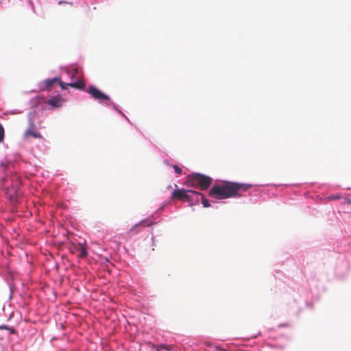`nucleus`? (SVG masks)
Returning a JSON list of instances; mask_svg holds the SVG:
<instances>
[{
    "mask_svg": "<svg viewBox=\"0 0 351 351\" xmlns=\"http://www.w3.org/2000/svg\"><path fill=\"white\" fill-rule=\"evenodd\" d=\"M193 195L195 197L194 198V199H198L199 201V198L201 199L202 204L204 207L208 208L210 206L208 200L205 197V196L202 193L196 191L193 193Z\"/></svg>",
    "mask_w": 351,
    "mask_h": 351,
    "instance_id": "nucleus-8",
    "label": "nucleus"
},
{
    "mask_svg": "<svg viewBox=\"0 0 351 351\" xmlns=\"http://www.w3.org/2000/svg\"><path fill=\"white\" fill-rule=\"evenodd\" d=\"M66 85L70 87L77 88V89H84L85 87V84L82 80H79L77 82L66 83Z\"/></svg>",
    "mask_w": 351,
    "mask_h": 351,
    "instance_id": "nucleus-10",
    "label": "nucleus"
},
{
    "mask_svg": "<svg viewBox=\"0 0 351 351\" xmlns=\"http://www.w3.org/2000/svg\"><path fill=\"white\" fill-rule=\"evenodd\" d=\"M87 93H88L93 99L99 101H109L110 97L108 95H106L103 92H101L100 90H99L97 87L95 86L90 85L88 86V88L87 90Z\"/></svg>",
    "mask_w": 351,
    "mask_h": 351,
    "instance_id": "nucleus-4",
    "label": "nucleus"
},
{
    "mask_svg": "<svg viewBox=\"0 0 351 351\" xmlns=\"http://www.w3.org/2000/svg\"><path fill=\"white\" fill-rule=\"evenodd\" d=\"M59 84V85L60 86V87L62 88V89H66L67 88V85L66 84H64L62 82L61 79L60 78V81H58V82Z\"/></svg>",
    "mask_w": 351,
    "mask_h": 351,
    "instance_id": "nucleus-16",
    "label": "nucleus"
},
{
    "mask_svg": "<svg viewBox=\"0 0 351 351\" xmlns=\"http://www.w3.org/2000/svg\"><path fill=\"white\" fill-rule=\"evenodd\" d=\"M152 225V223H146V222L145 221H141L139 223H136V225H134V226L132 227L130 231H133L134 230V229L136 228V227H138L139 226H149Z\"/></svg>",
    "mask_w": 351,
    "mask_h": 351,
    "instance_id": "nucleus-12",
    "label": "nucleus"
},
{
    "mask_svg": "<svg viewBox=\"0 0 351 351\" xmlns=\"http://www.w3.org/2000/svg\"><path fill=\"white\" fill-rule=\"evenodd\" d=\"M341 197L338 195H330L328 197V199H330V200H336V199H340Z\"/></svg>",
    "mask_w": 351,
    "mask_h": 351,
    "instance_id": "nucleus-17",
    "label": "nucleus"
},
{
    "mask_svg": "<svg viewBox=\"0 0 351 351\" xmlns=\"http://www.w3.org/2000/svg\"><path fill=\"white\" fill-rule=\"evenodd\" d=\"M173 169L175 170V172L177 174H182V169L180 167H179L178 165H173Z\"/></svg>",
    "mask_w": 351,
    "mask_h": 351,
    "instance_id": "nucleus-15",
    "label": "nucleus"
},
{
    "mask_svg": "<svg viewBox=\"0 0 351 351\" xmlns=\"http://www.w3.org/2000/svg\"><path fill=\"white\" fill-rule=\"evenodd\" d=\"M30 137L42 138V135L38 132L35 124L32 121L29 122L28 128L23 134V138L25 140H28Z\"/></svg>",
    "mask_w": 351,
    "mask_h": 351,
    "instance_id": "nucleus-6",
    "label": "nucleus"
},
{
    "mask_svg": "<svg viewBox=\"0 0 351 351\" xmlns=\"http://www.w3.org/2000/svg\"><path fill=\"white\" fill-rule=\"evenodd\" d=\"M61 3H66V4H69V5H71V6L72 5V3H71V2H67V1H59V4H61Z\"/></svg>",
    "mask_w": 351,
    "mask_h": 351,
    "instance_id": "nucleus-20",
    "label": "nucleus"
},
{
    "mask_svg": "<svg viewBox=\"0 0 351 351\" xmlns=\"http://www.w3.org/2000/svg\"><path fill=\"white\" fill-rule=\"evenodd\" d=\"M4 139V128L0 123V143L3 141Z\"/></svg>",
    "mask_w": 351,
    "mask_h": 351,
    "instance_id": "nucleus-14",
    "label": "nucleus"
},
{
    "mask_svg": "<svg viewBox=\"0 0 351 351\" xmlns=\"http://www.w3.org/2000/svg\"><path fill=\"white\" fill-rule=\"evenodd\" d=\"M251 185L237 182H225L214 185L210 190L208 195L217 199H227L231 197L241 196V193L247 191Z\"/></svg>",
    "mask_w": 351,
    "mask_h": 351,
    "instance_id": "nucleus-1",
    "label": "nucleus"
},
{
    "mask_svg": "<svg viewBox=\"0 0 351 351\" xmlns=\"http://www.w3.org/2000/svg\"><path fill=\"white\" fill-rule=\"evenodd\" d=\"M186 183L189 186L204 191L212 184V178L209 176L195 173L187 176Z\"/></svg>",
    "mask_w": 351,
    "mask_h": 351,
    "instance_id": "nucleus-2",
    "label": "nucleus"
},
{
    "mask_svg": "<svg viewBox=\"0 0 351 351\" xmlns=\"http://www.w3.org/2000/svg\"><path fill=\"white\" fill-rule=\"evenodd\" d=\"M175 186L176 189L171 194V199L186 201L189 203L190 206L198 204V199H194L193 193L195 192V191L178 189L176 184Z\"/></svg>",
    "mask_w": 351,
    "mask_h": 351,
    "instance_id": "nucleus-3",
    "label": "nucleus"
},
{
    "mask_svg": "<svg viewBox=\"0 0 351 351\" xmlns=\"http://www.w3.org/2000/svg\"><path fill=\"white\" fill-rule=\"evenodd\" d=\"M153 348L156 351H172L173 350L172 346L166 344L156 345Z\"/></svg>",
    "mask_w": 351,
    "mask_h": 351,
    "instance_id": "nucleus-9",
    "label": "nucleus"
},
{
    "mask_svg": "<svg viewBox=\"0 0 351 351\" xmlns=\"http://www.w3.org/2000/svg\"><path fill=\"white\" fill-rule=\"evenodd\" d=\"M344 200H345V202H346V204H351V199L348 198V197H345V198H344Z\"/></svg>",
    "mask_w": 351,
    "mask_h": 351,
    "instance_id": "nucleus-19",
    "label": "nucleus"
},
{
    "mask_svg": "<svg viewBox=\"0 0 351 351\" xmlns=\"http://www.w3.org/2000/svg\"><path fill=\"white\" fill-rule=\"evenodd\" d=\"M64 100L60 96H56L49 99L47 104L54 108H59L62 106Z\"/></svg>",
    "mask_w": 351,
    "mask_h": 351,
    "instance_id": "nucleus-7",
    "label": "nucleus"
},
{
    "mask_svg": "<svg viewBox=\"0 0 351 351\" xmlns=\"http://www.w3.org/2000/svg\"><path fill=\"white\" fill-rule=\"evenodd\" d=\"M60 81V77H54L52 79H47L45 80L46 88H50L55 83Z\"/></svg>",
    "mask_w": 351,
    "mask_h": 351,
    "instance_id": "nucleus-11",
    "label": "nucleus"
},
{
    "mask_svg": "<svg viewBox=\"0 0 351 351\" xmlns=\"http://www.w3.org/2000/svg\"><path fill=\"white\" fill-rule=\"evenodd\" d=\"M220 350H221V351H225V350H224V349H223V348H221V349H220Z\"/></svg>",
    "mask_w": 351,
    "mask_h": 351,
    "instance_id": "nucleus-21",
    "label": "nucleus"
},
{
    "mask_svg": "<svg viewBox=\"0 0 351 351\" xmlns=\"http://www.w3.org/2000/svg\"><path fill=\"white\" fill-rule=\"evenodd\" d=\"M3 329L8 330L10 332V333H12V334L15 333V330L14 328H10L5 325H0V330H3Z\"/></svg>",
    "mask_w": 351,
    "mask_h": 351,
    "instance_id": "nucleus-13",
    "label": "nucleus"
},
{
    "mask_svg": "<svg viewBox=\"0 0 351 351\" xmlns=\"http://www.w3.org/2000/svg\"><path fill=\"white\" fill-rule=\"evenodd\" d=\"M69 250L72 254L79 252L78 257L80 258H84L88 256V252L85 243H73L70 245Z\"/></svg>",
    "mask_w": 351,
    "mask_h": 351,
    "instance_id": "nucleus-5",
    "label": "nucleus"
},
{
    "mask_svg": "<svg viewBox=\"0 0 351 351\" xmlns=\"http://www.w3.org/2000/svg\"><path fill=\"white\" fill-rule=\"evenodd\" d=\"M78 73V69L74 68L72 70V77Z\"/></svg>",
    "mask_w": 351,
    "mask_h": 351,
    "instance_id": "nucleus-18",
    "label": "nucleus"
}]
</instances>
